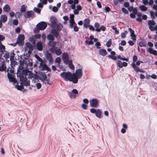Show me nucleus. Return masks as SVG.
<instances>
[{"label": "nucleus", "mask_w": 157, "mask_h": 157, "mask_svg": "<svg viewBox=\"0 0 157 157\" xmlns=\"http://www.w3.org/2000/svg\"><path fill=\"white\" fill-rule=\"evenodd\" d=\"M4 57L6 59L9 58L10 57V54L9 52H6L4 55Z\"/></svg>", "instance_id": "obj_41"}, {"label": "nucleus", "mask_w": 157, "mask_h": 157, "mask_svg": "<svg viewBox=\"0 0 157 157\" xmlns=\"http://www.w3.org/2000/svg\"><path fill=\"white\" fill-rule=\"evenodd\" d=\"M34 11L40 14V13L41 10L39 8L35 7L34 8Z\"/></svg>", "instance_id": "obj_43"}, {"label": "nucleus", "mask_w": 157, "mask_h": 157, "mask_svg": "<svg viewBox=\"0 0 157 157\" xmlns=\"http://www.w3.org/2000/svg\"><path fill=\"white\" fill-rule=\"evenodd\" d=\"M82 69H79L72 74L69 72H63L61 73L60 76L66 81H72L74 83H76L78 82V79L82 77Z\"/></svg>", "instance_id": "obj_1"}, {"label": "nucleus", "mask_w": 157, "mask_h": 157, "mask_svg": "<svg viewBox=\"0 0 157 157\" xmlns=\"http://www.w3.org/2000/svg\"><path fill=\"white\" fill-rule=\"evenodd\" d=\"M117 63L119 67L121 68L123 67V63L120 61L118 60L117 61Z\"/></svg>", "instance_id": "obj_40"}, {"label": "nucleus", "mask_w": 157, "mask_h": 157, "mask_svg": "<svg viewBox=\"0 0 157 157\" xmlns=\"http://www.w3.org/2000/svg\"><path fill=\"white\" fill-rule=\"evenodd\" d=\"M97 110H96L92 108V109H90V111L92 113H96Z\"/></svg>", "instance_id": "obj_57"}, {"label": "nucleus", "mask_w": 157, "mask_h": 157, "mask_svg": "<svg viewBox=\"0 0 157 157\" xmlns=\"http://www.w3.org/2000/svg\"><path fill=\"white\" fill-rule=\"evenodd\" d=\"M6 67L5 65L4 62H2L0 63V71H6Z\"/></svg>", "instance_id": "obj_20"}, {"label": "nucleus", "mask_w": 157, "mask_h": 157, "mask_svg": "<svg viewBox=\"0 0 157 157\" xmlns=\"http://www.w3.org/2000/svg\"><path fill=\"white\" fill-rule=\"evenodd\" d=\"M34 15V13L33 11L30 10L25 12L24 14V17L26 18L33 17Z\"/></svg>", "instance_id": "obj_6"}, {"label": "nucleus", "mask_w": 157, "mask_h": 157, "mask_svg": "<svg viewBox=\"0 0 157 157\" xmlns=\"http://www.w3.org/2000/svg\"><path fill=\"white\" fill-rule=\"evenodd\" d=\"M132 66L136 72H140L143 73L144 72V71L140 70L138 67L136 66L135 63H132Z\"/></svg>", "instance_id": "obj_14"}, {"label": "nucleus", "mask_w": 157, "mask_h": 157, "mask_svg": "<svg viewBox=\"0 0 157 157\" xmlns=\"http://www.w3.org/2000/svg\"><path fill=\"white\" fill-rule=\"evenodd\" d=\"M47 27V24L44 21H41L39 23L36 25V28L34 29L35 33H38L40 30H44Z\"/></svg>", "instance_id": "obj_2"}, {"label": "nucleus", "mask_w": 157, "mask_h": 157, "mask_svg": "<svg viewBox=\"0 0 157 157\" xmlns=\"http://www.w3.org/2000/svg\"><path fill=\"white\" fill-rule=\"evenodd\" d=\"M19 78L20 81L26 86H28L29 85V82L28 80L26 77L25 75H21L19 76Z\"/></svg>", "instance_id": "obj_5"}, {"label": "nucleus", "mask_w": 157, "mask_h": 157, "mask_svg": "<svg viewBox=\"0 0 157 157\" xmlns=\"http://www.w3.org/2000/svg\"><path fill=\"white\" fill-rule=\"evenodd\" d=\"M56 48H51L50 49V51L52 53L55 52V54L58 56L60 55L62 53V51H61V50L59 49L55 50V49Z\"/></svg>", "instance_id": "obj_12"}, {"label": "nucleus", "mask_w": 157, "mask_h": 157, "mask_svg": "<svg viewBox=\"0 0 157 157\" xmlns=\"http://www.w3.org/2000/svg\"><path fill=\"white\" fill-rule=\"evenodd\" d=\"M3 9L5 12L8 13L10 10V8L8 5L6 4L3 7Z\"/></svg>", "instance_id": "obj_27"}, {"label": "nucleus", "mask_w": 157, "mask_h": 157, "mask_svg": "<svg viewBox=\"0 0 157 157\" xmlns=\"http://www.w3.org/2000/svg\"><path fill=\"white\" fill-rule=\"evenodd\" d=\"M99 53L101 55L105 56L107 54L106 50L104 49H101L99 50Z\"/></svg>", "instance_id": "obj_23"}, {"label": "nucleus", "mask_w": 157, "mask_h": 157, "mask_svg": "<svg viewBox=\"0 0 157 157\" xmlns=\"http://www.w3.org/2000/svg\"><path fill=\"white\" fill-rule=\"evenodd\" d=\"M95 45L99 49L100 48V47H99V46H100L101 44L99 42H96L95 44Z\"/></svg>", "instance_id": "obj_56"}, {"label": "nucleus", "mask_w": 157, "mask_h": 157, "mask_svg": "<svg viewBox=\"0 0 157 157\" xmlns=\"http://www.w3.org/2000/svg\"><path fill=\"white\" fill-rule=\"evenodd\" d=\"M90 20L88 18L85 19L84 20L83 26L84 27L87 28L90 25Z\"/></svg>", "instance_id": "obj_22"}, {"label": "nucleus", "mask_w": 157, "mask_h": 157, "mask_svg": "<svg viewBox=\"0 0 157 157\" xmlns=\"http://www.w3.org/2000/svg\"><path fill=\"white\" fill-rule=\"evenodd\" d=\"M112 44V40L111 39H109L108 41L107 42L106 44V46L108 47H109Z\"/></svg>", "instance_id": "obj_44"}, {"label": "nucleus", "mask_w": 157, "mask_h": 157, "mask_svg": "<svg viewBox=\"0 0 157 157\" xmlns=\"http://www.w3.org/2000/svg\"><path fill=\"white\" fill-rule=\"evenodd\" d=\"M74 13L75 14H78L79 13V11L78 10L75 9L74 11Z\"/></svg>", "instance_id": "obj_63"}, {"label": "nucleus", "mask_w": 157, "mask_h": 157, "mask_svg": "<svg viewBox=\"0 0 157 157\" xmlns=\"http://www.w3.org/2000/svg\"><path fill=\"white\" fill-rule=\"evenodd\" d=\"M90 105L91 107H97L98 106V101L96 99H94L90 101Z\"/></svg>", "instance_id": "obj_10"}, {"label": "nucleus", "mask_w": 157, "mask_h": 157, "mask_svg": "<svg viewBox=\"0 0 157 157\" xmlns=\"http://www.w3.org/2000/svg\"><path fill=\"white\" fill-rule=\"evenodd\" d=\"M78 94V90L76 89H74L72 90V92L70 93V96L71 98H75L76 97V95Z\"/></svg>", "instance_id": "obj_11"}, {"label": "nucleus", "mask_w": 157, "mask_h": 157, "mask_svg": "<svg viewBox=\"0 0 157 157\" xmlns=\"http://www.w3.org/2000/svg\"><path fill=\"white\" fill-rule=\"evenodd\" d=\"M82 8L81 6L80 5H78L77 6V10H78L80 11L82 10Z\"/></svg>", "instance_id": "obj_60"}, {"label": "nucleus", "mask_w": 157, "mask_h": 157, "mask_svg": "<svg viewBox=\"0 0 157 157\" xmlns=\"http://www.w3.org/2000/svg\"><path fill=\"white\" fill-rule=\"evenodd\" d=\"M139 45L141 47H144L146 46V44L144 41H141L139 43Z\"/></svg>", "instance_id": "obj_48"}, {"label": "nucleus", "mask_w": 157, "mask_h": 157, "mask_svg": "<svg viewBox=\"0 0 157 157\" xmlns=\"http://www.w3.org/2000/svg\"><path fill=\"white\" fill-rule=\"evenodd\" d=\"M62 58L63 62L66 64H67L70 60H69V57L67 53H64L62 56Z\"/></svg>", "instance_id": "obj_9"}, {"label": "nucleus", "mask_w": 157, "mask_h": 157, "mask_svg": "<svg viewBox=\"0 0 157 157\" xmlns=\"http://www.w3.org/2000/svg\"><path fill=\"white\" fill-rule=\"evenodd\" d=\"M156 24L155 22L153 20H149L148 21V25L149 26V28L151 31H156V33H157V25L154 26Z\"/></svg>", "instance_id": "obj_4"}, {"label": "nucleus", "mask_w": 157, "mask_h": 157, "mask_svg": "<svg viewBox=\"0 0 157 157\" xmlns=\"http://www.w3.org/2000/svg\"><path fill=\"white\" fill-rule=\"evenodd\" d=\"M85 43L86 44H88V45H91L93 44V42L91 40L89 42L87 41H86Z\"/></svg>", "instance_id": "obj_50"}, {"label": "nucleus", "mask_w": 157, "mask_h": 157, "mask_svg": "<svg viewBox=\"0 0 157 157\" xmlns=\"http://www.w3.org/2000/svg\"><path fill=\"white\" fill-rule=\"evenodd\" d=\"M5 39V37L3 35H0V44L1 43V41Z\"/></svg>", "instance_id": "obj_49"}, {"label": "nucleus", "mask_w": 157, "mask_h": 157, "mask_svg": "<svg viewBox=\"0 0 157 157\" xmlns=\"http://www.w3.org/2000/svg\"><path fill=\"white\" fill-rule=\"evenodd\" d=\"M35 58L37 59V60L39 62H40V63H42L43 62V61L42 59L41 58L38 56L37 55L35 54Z\"/></svg>", "instance_id": "obj_39"}, {"label": "nucleus", "mask_w": 157, "mask_h": 157, "mask_svg": "<svg viewBox=\"0 0 157 157\" xmlns=\"http://www.w3.org/2000/svg\"><path fill=\"white\" fill-rule=\"evenodd\" d=\"M27 6L25 5H23L21 7L20 11L21 12H25L26 11V9Z\"/></svg>", "instance_id": "obj_38"}, {"label": "nucleus", "mask_w": 157, "mask_h": 157, "mask_svg": "<svg viewBox=\"0 0 157 157\" xmlns=\"http://www.w3.org/2000/svg\"><path fill=\"white\" fill-rule=\"evenodd\" d=\"M36 86L37 89H40L41 87V85L39 83H37L36 84Z\"/></svg>", "instance_id": "obj_52"}, {"label": "nucleus", "mask_w": 157, "mask_h": 157, "mask_svg": "<svg viewBox=\"0 0 157 157\" xmlns=\"http://www.w3.org/2000/svg\"><path fill=\"white\" fill-rule=\"evenodd\" d=\"M36 47L37 49L40 51H41L43 50V44L42 43L40 42H37Z\"/></svg>", "instance_id": "obj_18"}, {"label": "nucleus", "mask_w": 157, "mask_h": 157, "mask_svg": "<svg viewBox=\"0 0 157 157\" xmlns=\"http://www.w3.org/2000/svg\"><path fill=\"white\" fill-rule=\"evenodd\" d=\"M25 45L26 46V47L25 48V50L26 49V48H28L29 49L28 52H29V51H32L33 50V46L30 43H25Z\"/></svg>", "instance_id": "obj_17"}, {"label": "nucleus", "mask_w": 157, "mask_h": 157, "mask_svg": "<svg viewBox=\"0 0 157 157\" xmlns=\"http://www.w3.org/2000/svg\"><path fill=\"white\" fill-rule=\"evenodd\" d=\"M139 7L140 10L142 11H146L147 10V8L144 5L140 6Z\"/></svg>", "instance_id": "obj_36"}, {"label": "nucleus", "mask_w": 157, "mask_h": 157, "mask_svg": "<svg viewBox=\"0 0 157 157\" xmlns=\"http://www.w3.org/2000/svg\"><path fill=\"white\" fill-rule=\"evenodd\" d=\"M101 111L99 109H98L97 110L95 114L97 117L99 118L101 116Z\"/></svg>", "instance_id": "obj_34"}, {"label": "nucleus", "mask_w": 157, "mask_h": 157, "mask_svg": "<svg viewBox=\"0 0 157 157\" xmlns=\"http://www.w3.org/2000/svg\"><path fill=\"white\" fill-rule=\"evenodd\" d=\"M5 47L2 44V43L0 44V50L2 52H3L5 50Z\"/></svg>", "instance_id": "obj_35"}, {"label": "nucleus", "mask_w": 157, "mask_h": 157, "mask_svg": "<svg viewBox=\"0 0 157 157\" xmlns=\"http://www.w3.org/2000/svg\"><path fill=\"white\" fill-rule=\"evenodd\" d=\"M99 27L100 25L98 23H95L94 25V27L96 28L95 29V31L98 32H100V30L99 29Z\"/></svg>", "instance_id": "obj_31"}, {"label": "nucleus", "mask_w": 157, "mask_h": 157, "mask_svg": "<svg viewBox=\"0 0 157 157\" xmlns=\"http://www.w3.org/2000/svg\"><path fill=\"white\" fill-rule=\"evenodd\" d=\"M61 61V59L60 58L57 57L56 58L55 60V62L56 63H58L59 64Z\"/></svg>", "instance_id": "obj_47"}, {"label": "nucleus", "mask_w": 157, "mask_h": 157, "mask_svg": "<svg viewBox=\"0 0 157 157\" xmlns=\"http://www.w3.org/2000/svg\"><path fill=\"white\" fill-rule=\"evenodd\" d=\"M40 79L43 82L45 81H47V76L45 74H42L41 75Z\"/></svg>", "instance_id": "obj_26"}, {"label": "nucleus", "mask_w": 157, "mask_h": 157, "mask_svg": "<svg viewBox=\"0 0 157 157\" xmlns=\"http://www.w3.org/2000/svg\"><path fill=\"white\" fill-rule=\"evenodd\" d=\"M45 57L48 60L49 63L52 64L53 62V60L51 54L48 52H46L45 53Z\"/></svg>", "instance_id": "obj_8"}, {"label": "nucleus", "mask_w": 157, "mask_h": 157, "mask_svg": "<svg viewBox=\"0 0 157 157\" xmlns=\"http://www.w3.org/2000/svg\"><path fill=\"white\" fill-rule=\"evenodd\" d=\"M33 63L32 62H30L29 60H23L21 63L20 65L19 66V68L20 70H22L24 68H26L28 65L29 66H32Z\"/></svg>", "instance_id": "obj_3"}, {"label": "nucleus", "mask_w": 157, "mask_h": 157, "mask_svg": "<svg viewBox=\"0 0 157 157\" xmlns=\"http://www.w3.org/2000/svg\"><path fill=\"white\" fill-rule=\"evenodd\" d=\"M99 29L100 30V31L101 30L102 31H105V28L103 25H102L100 27Z\"/></svg>", "instance_id": "obj_58"}, {"label": "nucleus", "mask_w": 157, "mask_h": 157, "mask_svg": "<svg viewBox=\"0 0 157 157\" xmlns=\"http://www.w3.org/2000/svg\"><path fill=\"white\" fill-rule=\"evenodd\" d=\"M72 60H70L67 64L68 65L69 67L72 70L74 69V66L72 63Z\"/></svg>", "instance_id": "obj_30"}, {"label": "nucleus", "mask_w": 157, "mask_h": 157, "mask_svg": "<svg viewBox=\"0 0 157 157\" xmlns=\"http://www.w3.org/2000/svg\"><path fill=\"white\" fill-rule=\"evenodd\" d=\"M47 38L50 41H53L55 39L54 36L51 34H48L47 36Z\"/></svg>", "instance_id": "obj_28"}, {"label": "nucleus", "mask_w": 157, "mask_h": 157, "mask_svg": "<svg viewBox=\"0 0 157 157\" xmlns=\"http://www.w3.org/2000/svg\"><path fill=\"white\" fill-rule=\"evenodd\" d=\"M3 23L6 22L7 20V17L5 15H2L0 17V20Z\"/></svg>", "instance_id": "obj_25"}, {"label": "nucleus", "mask_w": 157, "mask_h": 157, "mask_svg": "<svg viewBox=\"0 0 157 157\" xmlns=\"http://www.w3.org/2000/svg\"><path fill=\"white\" fill-rule=\"evenodd\" d=\"M56 42L53 41H49L48 43V45L51 47L54 48H54L56 45Z\"/></svg>", "instance_id": "obj_29"}, {"label": "nucleus", "mask_w": 157, "mask_h": 157, "mask_svg": "<svg viewBox=\"0 0 157 157\" xmlns=\"http://www.w3.org/2000/svg\"><path fill=\"white\" fill-rule=\"evenodd\" d=\"M56 26L57 29L58 31H60L63 28V25L60 23L58 24H56Z\"/></svg>", "instance_id": "obj_32"}, {"label": "nucleus", "mask_w": 157, "mask_h": 157, "mask_svg": "<svg viewBox=\"0 0 157 157\" xmlns=\"http://www.w3.org/2000/svg\"><path fill=\"white\" fill-rule=\"evenodd\" d=\"M118 58L120 59L121 60H125L126 61H128V58H122L120 56H118Z\"/></svg>", "instance_id": "obj_46"}, {"label": "nucleus", "mask_w": 157, "mask_h": 157, "mask_svg": "<svg viewBox=\"0 0 157 157\" xmlns=\"http://www.w3.org/2000/svg\"><path fill=\"white\" fill-rule=\"evenodd\" d=\"M13 23L15 25H17L18 24V21L17 19L14 20L13 21Z\"/></svg>", "instance_id": "obj_59"}, {"label": "nucleus", "mask_w": 157, "mask_h": 157, "mask_svg": "<svg viewBox=\"0 0 157 157\" xmlns=\"http://www.w3.org/2000/svg\"><path fill=\"white\" fill-rule=\"evenodd\" d=\"M111 28L112 29L115 30V33L116 34H118L119 33V32L117 30V28H116L115 27L113 26H112Z\"/></svg>", "instance_id": "obj_45"}, {"label": "nucleus", "mask_w": 157, "mask_h": 157, "mask_svg": "<svg viewBox=\"0 0 157 157\" xmlns=\"http://www.w3.org/2000/svg\"><path fill=\"white\" fill-rule=\"evenodd\" d=\"M20 29L19 27H17L15 29V32L17 33H19L20 32Z\"/></svg>", "instance_id": "obj_62"}, {"label": "nucleus", "mask_w": 157, "mask_h": 157, "mask_svg": "<svg viewBox=\"0 0 157 157\" xmlns=\"http://www.w3.org/2000/svg\"><path fill=\"white\" fill-rule=\"evenodd\" d=\"M15 54L13 52L11 53L10 55V59L11 60H12L14 59Z\"/></svg>", "instance_id": "obj_42"}, {"label": "nucleus", "mask_w": 157, "mask_h": 157, "mask_svg": "<svg viewBox=\"0 0 157 157\" xmlns=\"http://www.w3.org/2000/svg\"><path fill=\"white\" fill-rule=\"evenodd\" d=\"M137 56H134L133 57V63H135V62H136L137 61Z\"/></svg>", "instance_id": "obj_55"}, {"label": "nucleus", "mask_w": 157, "mask_h": 157, "mask_svg": "<svg viewBox=\"0 0 157 157\" xmlns=\"http://www.w3.org/2000/svg\"><path fill=\"white\" fill-rule=\"evenodd\" d=\"M122 11L125 13L127 14L128 13V10L124 8H123L122 9Z\"/></svg>", "instance_id": "obj_51"}, {"label": "nucleus", "mask_w": 157, "mask_h": 157, "mask_svg": "<svg viewBox=\"0 0 157 157\" xmlns=\"http://www.w3.org/2000/svg\"><path fill=\"white\" fill-rule=\"evenodd\" d=\"M150 13L151 17L152 18H155V15L156 17H157V12H155V15L153 11H151L150 12Z\"/></svg>", "instance_id": "obj_37"}, {"label": "nucleus", "mask_w": 157, "mask_h": 157, "mask_svg": "<svg viewBox=\"0 0 157 157\" xmlns=\"http://www.w3.org/2000/svg\"><path fill=\"white\" fill-rule=\"evenodd\" d=\"M51 33V34L56 38H57L59 35V33L58 32L54 29H52Z\"/></svg>", "instance_id": "obj_21"}, {"label": "nucleus", "mask_w": 157, "mask_h": 157, "mask_svg": "<svg viewBox=\"0 0 157 157\" xmlns=\"http://www.w3.org/2000/svg\"><path fill=\"white\" fill-rule=\"evenodd\" d=\"M128 30L131 33L130 36H131L132 39L134 41H136V36L134 33V31L130 28H129Z\"/></svg>", "instance_id": "obj_15"}, {"label": "nucleus", "mask_w": 157, "mask_h": 157, "mask_svg": "<svg viewBox=\"0 0 157 157\" xmlns=\"http://www.w3.org/2000/svg\"><path fill=\"white\" fill-rule=\"evenodd\" d=\"M24 39L25 36L23 34H19L18 36V40L17 41V42L18 43L21 44L22 41L24 40Z\"/></svg>", "instance_id": "obj_16"}, {"label": "nucleus", "mask_w": 157, "mask_h": 157, "mask_svg": "<svg viewBox=\"0 0 157 157\" xmlns=\"http://www.w3.org/2000/svg\"><path fill=\"white\" fill-rule=\"evenodd\" d=\"M51 22V26L53 27H55L56 25V19L54 17H52L50 18Z\"/></svg>", "instance_id": "obj_13"}, {"label": "nucleus", "mask_w": 157, "mask_h": 157, "mask_svg": "<svg viewBox=\"0 0 157 157\" xmlns=\"http://www.w3.org/2000/svg\"><path fill=\"white\" fill-rule=\"evenodd\" d=\"M147 51L151 54H153L154 55H156L157 54V51L151 48H149L147 50Z\"/></svg>", "instance_id": "obj_24"}, {"label": "nucleus", "mask_w": 157, "mask_h": 157, "mask_svg": "<svg viewBox=\"0 0 157 157\" xmlns=\"http://www.w3.org/2000/svg\"><path fill=\"white\" fill-rule=\"evenodd\" d=\"M7 75L8 78L10 81L14 83L16 82V80L13 77V76L12 75L10 74L9 73H8Z\"/></svg>", "instance_id": "obj_19"}, {"label": "nucleus", "mask_w": 157, "mask_h": 157, "mask_svg": "<svg viewBox=\"0 0 157 157\" xmlns=\"http://www.w3.org/2000/svg\"><path fill=\"white\" fill-rule=\"evenodd\" d=\"M74 30L75 32H77L78 30V28L77 26H75L74 27Z\"/></svg>", "instance_id": "obj_64"}, {"label": "nucleus", "mask_w": 157, "mask_h": 157, "mask_svg": "<svg viewBox=\"0 0 157 157\" xmlns=\"http://www.w3.org/2000/svg\"><path fill=\"white\" fill-rule=\"evenodd\" d=\"M39 68L42 71L47 70L49 71L50 70L48 66L46 64L44 63L43 62L40 63Z\"/></svg>", "instance_id": "obj_7"}, {"label": "nucleus", "mask_w": 157, "mask_h": 157, "mask_svg": "<svg viewBox=\"0 0 157 157\" xmlns=\"http://www.w3.org/2000/svg\"><path fill=\"white\" fill-rule=\"evenodd\" d=\"M37 6L39 8H42L43 7V5L42 3L40 2L37 5Z\"/></svg>", "instance_id": "obj_61"}, {"label": "nucleus", "mask_w": 157, "mask_h": 157, "mask_svg": "<svg viewBox=\"0 0 157 157\" xmlns=\"http://www.w3.org/2000/svg\"><path fill=\"white\" fill-rule=\"evenodd\" d=\"M88 27H89V29L91 30L94 31L95 30L94 27L92 25H90Z\"/></svg>", "instance_id": "obj_54"}, {"label": "nucleus", "mask_w": 157, "mask_h": 157, "mask_svg": "<svg viewBox=\"0 0 157 157\" xmlns=\"http://www.w3.org/2000/svg\"><path fill=\"white\" fill-rule=\"evenodd\" d=\"M58 8L56 6H53L52 9V10L54 12H56L58 11Z\"/></svg>", "instance_id": "obj_53"}, {"label": "nucleus", "mask_w": 157, "mask_h": 157, "mask_svg": "<svg viewBox=\"0 0 157 157\" xmlns=\"http://www.w3.org/2000/svg\"><path fill=\"white\" fill-rule=\"evenodd\" d=\"M29 40L33 44H35V40L34 37L32 36L30 37Z\"/></svg>", "instance_id": "obj_33"}]
</instances>
